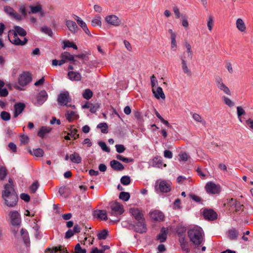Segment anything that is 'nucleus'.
Returning <instances> with one entry per match:
<instances>
[{"instance_id":"obj_16","label":"nucleus","mask_w":253,"mask_h":253,"mask_svg":"<svg viewBox=\"0 0 253 253\" xmlns=\"http://www.w3.org/2000/svg\"><path fill=\"white\" fill-rule=\"evenodd\" d=\"M9 40L10 42L15 45H24L27 42L26 38H24L23 41H21L17 36V35L13 34V36H9Z\"/></svg>"},{"instance_id":"obj_3","label":"nucleus","mask_w":253,"mask_h":253,"mask_svg":"<svg viewBox=\"0 0 253 253\" xmlns=\"http://www.w3.org/2000/svg\"><path fill=\"white\" fill-rule=\"evenodd\" d=\"M155 189L156 191L162 193H168L171 190V182L165 180H159L156 181Z\"/></svg>"},{"instance_id":"obj_31","label":"nucleus","mask_w":253,"mask_h":253,"mask_svg":"<svg viewBox=\"0 0 253 253\" xmlns=\"http://www.w3.org/2000/svg\"><path fill=\"white\" fill-rule=\"evenodd\" d=\"M94 215L101 220H106L107 219V213L104 210H97L95 211Z\"/></svg>"},{"instance_id":"obj_20","label":"nucleus","mask_w":253,"mask_h":253,"mask_svg":"<svg viewBox=\"0 0 253 253\" xmlns=\"http://www.w3.org/2000/svg\"><path fill=\"white\" fill-rule=\"evenodd\" d=\"M25 105L23 103H16L14 105V117L16 118L24 110Z\"/></svg>"},{"instance_id":"obj_34","label":"nucleus","mask_w":253,"mask_h":253,"mask_svg":"<svg viewBox=\"0 0 253 253\" xmlns=\"http://www.w3.org/2000/svg\"><path fill=\"white\" fill-rule=\"evenodd\" d=\"M101 17L99 15H96L91 21V25L93 27H101L102 25Z\"/></svg>"},{"instance_id":"obj_48","label":"nucleus","mask_w":253,"mask_h":253,"mask_svg":"<svg viewBox=\"0 0 253 253\" xmlns=\"http://www.w3.org/2000/svg\"><path fill=\"white\" fill-rule=\"evenodd\" d=\"M162 164V161L159 158L155 157L152 160V166L155 167H159L160 165Z\"/></svg>"},{"instance_id":"obj_22","label":"nucleus","mask_w":253,"mask_h":253,"mask_svg":"<svg viewBox=\"0 0 253 253\" xmlns=\"http://www.w3.org/2000/svg\"><path fill=\"white\" fill-rule=\"evenodd\" d=\"M66 118L69 122H72L74 120H77L79 118V116L77 112L74 111L68 110L65 114Z\"/></svg>"},{"instance_id":"obj_44","label":"nucleus","mask_w":253,"mask_h":253,"mask_svg":"<svg viewBox=\"0 0 253 253\" xmlns=\"http://www.w3.org/2000/svg\"><path fill=\"white\" fill-rule=\"evenodd\" d=\"M238 235V233L237 230L235 229L230 230L228 232V236L230 239L235 240L237 239Z\"/></svg>"},{"instance_id":"obj_41","label":"nucleus","mask_w":253,"mask_h":253,"mask_svg":"<svg viewBox=\"0 0 253 253\" xmlns=\"http://www.w3.org/2000/svg\"><path fill=\"white\" fill-rule=\"evenodd\" d=\"M92 95L93 93L89 89H85L83 93V97L86 100L90 99L92 97Z\"/></svg>"},{"instance_id":"obj_17","label":"nucleus","mask_w":253,"mask_h":253,"mask_svg":"<svg viewBox=\"0 0 253 253\" xmlns=\"http://www.w3.org/2000/svg\"><path fill=\"white\" fill-rule=\"evenodd\" d=\"M203 215L205 218L209 220H213L217 217L216 213L212 210H205Z\"/></svg>"},{"instance_id":"obj_10","label":"nucleus","mask_w":253,"mask_h":253,"mask_svg":"<svg viewBox=\"0 0 253 253\" xmlns=\"http://www.w3.org/2000/svg\"><path fill=\"white\" fill-rule=\"evenodd\" d=\"M215 84L218 89L222 91L224 94L230 96L231 92L229 88L223 83V80L220 77L215 78Z\"/></svg>"},{"instance_id":"obj_13","label":"nucleus","mask_w":253,"mask_h":253,"mask_svg":"<svg viewBox=\"0 0 253 253\" xmlns=\"http://www.w3.org/2000/svg\"><path fill=\"white\" fill-rule=\"evenodd\" d=\"M129 213L137 220L145 219L142 211L138 208L129 209Z\"/></svg>"},{"instance_id":"obj_26","label":"nucleus","mask_w":253,"mask_h":253,"mask_svg":"<svg viewBox=\"0 0 253 253\" xmlns=\"http://www.w3.org/2000/svg\"><path fill=\"white\" fill-rule=\"evenodd\" d=\"M181 66L182 69L185 74L187 75L190 76L191 75V72L190 69L188 68L187 63L186 61V57L182 56L181 58Z\"/></svg>"},{"instance_id":"obj_40","label":"nucleus","mask_w":253,"mask_h":253,"mask_svg":"<svg viewBox=\"0 0 253 253\" xmlns=\"http://www.w3.org/2000/svg\"><path fill=\"white\" fill-rule=\"evenodd\" d=\"M41 31L42 33H43L46 35H47L48 36H49L50 37H51L53 34L52 30L50 28H49L46 26L42 27L41 28Z\"/></svg>"},{"instance_id":"obj_12","label":"nucleus","mask_w":253,"mask_h":253,"mask_svg":"<svg viewBox=\"0 0 253 253\" xmlns=\"http://www.w3.org/2000/svg\"><path fill=\"white\" fill-rule=\"evenodd\" d=\"M4 11L8 14L10 17L14 18L15 19L20 20H21V16L19 15L14 9L10 6H5L3 7Z\"/></svg>"},{"instance_id":"obj_52","label":"nucleus","mask_w":253,"mask_h":253,"mask_svg":"<svg viewBox=\"0 0 253 253\" xmlns=\"http://www.w3.org/2000/svg\"><path fill=\"white\" fill-rule=\"evenodd\" d=\"M99 146L101 148L103 151L106 152H110V149L107 147L106 143L102 141H99L98 143Z\"/></svg>"},{"instance_id":"obj_38","label":"nucleus","mask_w":253,"mask_h":253,"mask_svg":"<svg viewBox=\"0 0 253 253\" xmlns=\"http://www.w3.org/2000/svg\"><path fill=\"white\" fill-rule=\"evenodd\" d=\"M221 99L224 103L229 107H232L235 105L234 102L226 96H222Z\"/></svg>"},{"instance_id":"obj_33","label":"nucleus","mask_w":253,"mask_h":253,"mask_svg":"<svg viewBox=\"0 0 253 253\" xmlns=\"http://www.w3.org/2000/svg\"><path fill=\"white\" fill-rule=\"evenodd\" d=\"M70 159L72 162L76 164H79L82 162V158L78 153L76 152L70 155Z\"/></svg>"},{"instance_id":"obj_21","label":"nucleus","mask_w":253,"mask_h":253,"mask_svg":"<svg viewBox=\"0 0 253 253\" xmlns=\"http://www.w3.org/2000/svg\"><path fill=\"white\" fill-rule=\"evenodd\" d=\"M66 26L68 27L69 30L72 33H76L78 31V26L75 22L67 20L65 22Z\"/></svg>"},{"instance_id":"obj_14","label":"nucleus","mask_w":253,"mask_h":253,"mask_svg":"<svg viewBox=\"0 0 253 253\" xmlns=\"http://www.w3.org/2000/svg\"><path fill=\"white\" fill-rule=\"evenodd\" d=\"M31 81V77L28 73H24L20 76L18 79L19 84L22 86L27 85Z\"/></svg>"},{"instance_id":"obj_24","label":"nucleus","mask_w":253,"mask_h":253,"mask_svg":"<svg viewBox=\"0 0 253 253\" xmlns=\"http://www.w3.org/2000/svg\"><path fill=\"white\" fill-rule=\"evenodd\" d=\"M68 76L71 81H80L82 79L81 75L77 72L70 71L68 73Z\"/></svg>"},{"instance_id":"obj_30","label":"nucleus","mask_w":253,"mask_h":253,"mask_svg":"<svg viewBox=\"0 0 253 253\" xmlns=\"http://www.w3.org/2000/svg\"><path fill=\"white\" fill-rule=\"evenodd\" d=\"M50 130L51 128L49 126H42L40 128L38 135L40 137L43 138L45 135L49 133Z\"/></svg>"},{"instance_id":"obj_46","label":"nucleus","mask_w":253,"mask_h":253,"mask_svg":"<svg viewBox=\"0 0 253 253\" xmlns=\"http://www.w3.org/2000/svg\"><path fill=\"white\" fill-rule=\"evenodd\" d=\"M31 153L36 157H41L43 155V151L41 148H37L34 149Z\"/></svg>"},{"instance_id":"obj_7","label":"nucleus","mask_w":253,"mask_h":253,"mask_svg":"<svg viewBox=\"0 0 253 253\" xmlns=\"http://www.w3.org/2000/svg\"><path fill=\"white\" fill-rule=\"evenodd\" d=\"M104 20L106 24L111 26L119 27L122 24L121 20L114 14L107 15Z\"/></svg>"},{"instance_id":"obj_29","label":"nucleus","mask_w":253,"mask_h":253,"mask_svg":"<svg viewBox=\"0 0 253 253\" xmlns=\"http://www.w3.org/2000/svg\"><path fill=\"white\" fill-rule=\"evenodd\" d=\"M13 34L20 36L24 37L26 35V31L22 28L18 26H15L12 31Z\"/></svg>"},{"instance_id":"obj_4","label":"nucleus","mask_w":253,"mask_h":253,"mask_svg":"<svg viewBox=\"0 0 253 253\" xmlns=\"http://www.w3.org/2000/svg\"><path fill=\"white\" fill-rule=\"evenodd\" d=\"M72 99L68 91H63L60 93L57 97L58 103L61 106H70L75 108V105H68V103L70 102Z\"/></svg>"},{"instance_id":"obj_64","label":"nucleus","mask_w":253,"mask_h":253,"mask_svg":"<svg viewBox=\"0 0 253 253\" xmlns=\"http://www.w3.org/2000/svg\"><path fill=\"white\" fill-rule=\"evenodd\" d=\"M173 10L176 18H179L180 17V13L179 9L177 6H175L173 7Z\"/></svg>"},{"instance_id":"obj_39","label":"nucleus","mask_w":253,"mask_h":253,"mask_svg":"<svg viewBox=\"0 0 253 253\" xmlns=\"http://www.w3.org/2000/svg\"><path fill=\"white\" fill-rule=\"evenodd\" d=\"M97 128L101 129V131L103 133H107L108 132V125L106 123H101L97 126Z\"/></svg>"},{"instance_id":"obj_63","label":"nucleus","mask_w":253,"mask_h":253,"mask_svg":"<svg viewBox=\"0 0 253 253\" xmlns=\"http://www.w3.org/2000/svg\"><path fill=\"white\" fill-rule=\"evenodd\" d=\"M20 198L25 202H29L30 200L29 195L26 193H22L20 195Z\"/></svg>"},{"instance_id":"obj_28","label":"nucleus","mask_w":253,"mask_h":253,"mask_svg":"<svg viewBox=\"0 0 253 253\" xmlns=\"http://www.w3.org/2000/svg\"><path fill=\"white\" fill-rule=\"evenodd\" d=\"M167 238V232L166 228L165 227L162 228L161 230V232L158 235L157 237V239L160 242H164L166 241Z\"/></svg>"},{"instance_id":"obj_45","label":"nucleus","mask_w":253,"mask_h":253,"mask_svg":"<svg viewBox=\"0 0 253 253\" xmlns=\"http://www.w3.org/2000/svg\"><path fill=\"white\" fill-rule=\"evenodd\" d=\"M116 158L118 160H119L122 162H125L126 163H129L130 162H132L133 161V160L132 159L126 158L121 155H117L116 156Z\"/></svg>"},{"instance_id":"obj_35","label":"nucleus","mask_w":253,"mask_h":253,"mask_svg":"<svg viewBox=\"0 0 253 253\" xmlns=\"http://www.w3.org/2000/svg\"><path fill=\"white\" fill-rule=\"evenodd\" d=\"M109 232L106 229H103V230L98 232L97 236L99 240H105L108 236Z\"/></svg>"},{"instance_id":"obj_58","label":"nucleus","mask_w":253,"mask_h":253,"mask_svg":"<svg viewBox=\"0 0 253 253\" xmlns=\"http://www.w3.org/2000/svg\"><path fill=\"white\" fill-rule=\"evenodd\" d=\"M171 48L172 50L175 51L177 50V43L176 38H171Z\"/></svg>"},{"instance_id":"obj_56","label":"nucleus","mask_w":253,"mask_h":253,"mask_svg":"<svg viewBox=\"0 0 253 253\" xmlns=\"http://www.w3.org/2000/svg\"><path fill=\"white\" fill-rule=\"evenodd\" d=\"M151 84L152 87V88H155L157 87L158 85V81L154 75H152L151 77Z\"/></svg>"},{"instance_id":"obj_8","label":"nucleus","mask_w":253,"mask_h":253,"mask_svg":"<svg viewBox=\"0 0 253 253\" xmlns=\"http://www.w3.org/2000/svg\"><path fill=\"white\" fill-rule=\"evenodd\" d=\"M8 220L13 226H19L21 224L20 214L17 211H10L8 214Z\"/></svg>"},{"instance_id":"obj_59","label":"nucleus","mask_w":253,"mask_h":253,"mask_svg":"<svg viewBox=\"0 0 253 253\" xmlns=\"http://www.w3.org/2000/svg\"><path fill=\"white\" fill-rule=\"evenodd\" d=\"M39 187L38 182H34L30 186V191L32 193H35Z\"/></svg>"},{"instance_id":"obj_61","label":"nucleus","mask_w":253,"mask_h":253,"mask_svg":"<svg viewBox=\"0 0 253 253\" xmlns=\"http://www.w3.org/2000/svg\"><path fill=\"white\" fill-rule=\"evenodd\" d=\"M6 175V170L3 167L0 168V179H3Z\"/></svg>"},{"instance_id":"obj_49","label":"nucleus","mask_w":253,"mask_h":253,"mask_svg":"<svg viewBox=\"0 0 253 253\" xmlns=\"http://www.w3.org/2000/svg\"><path fill=\"white\" fill-rule=\"evenodd\" d=\"M31 9V12L32 13H37L38 12H40L42 11V6L40 5H37L36 6H30Z\"/></svg>"},{"instance_id":"obj_6","label":"nucleus","mask_w":253,"mask_h":253,"mask_svg":"<svg viewBox=\"0 0 253 253\" xmlns=\"http://www.w3.org/2000/svg\"><path fill=\"white\" fill-rule=\"evenodd\" d=\"M111 211L110 214L112 216H117L122 214L124 212L123 206L117 202H114L110 205Z\"/></svg>"},{"instance_id":"obj_37","label":"nucleus","mask_w":253,"mask_h":253,"mask_svg":"<svg viewBox=\"0 0 253 253\" xmlns=\"http://www.w3.org/2000/svg\"><path fill=\"white\" fill-rule=\"evenodd\" d=\"M63 49H65L67 47H72L76 50L78 49L77 46L75 43L70 42L68 40L63 41Z\"/></svg>"},{"instance_id":"obj_47","label":"nucleus","mask_w":253,"mask_h":253,"mask_svg":"<svg viewBox=\"0 0 253 253\" xmlns=\"http://www.w3.org/2000/svg\"><path fill=\"white\" fill-rule=\"evenodd\" d=\"M130 178L128 176H123L121 178V182L125 185H127L130 183Z\"/></svg>"},{"instance_id":"obj_5","label":"nucleus","mask_w":253,"mask_h":253,"mask_svg":"<svg viewBox=\"0 0 253 253\" xmlns=\"http://www.w3.org/2000/svg\"><path fill=\"white\" fill-rule=\"evenodd\" d=\"M129 229L140 234L146 232L147 226L145 220H137L136 223L134 224L131 223L129 224Z\"/></svg>"},{"instance_id":"obj_32","label":"nucleus","mask_w":253,"mask_h":253,"mask_svg":"<svg viewBox=\"0 0 253 253\" xmlns=\"http://www.w3.org/2000/svg\"><path fill=\"white\" fill-rule=\"evenodd\" d=\"M207 27L210 32H211L214 26V18L211 15H209L207 19Z\"/></svg>"},{"instance_id":"obj_42","label":"nucleus","mask_w":253,"mask_h":253,"mask_svg":"<svg viewBox=\"0 0 253 253\" xmlns=\"http://www.w3.org/2000/svg\"><path fill=\"white\" fill-rule=\"evenodd\" d=\"M119 198L125 202H126L130 198V194L128 192H121L120 193Z\"/></svg>"},{"instance_id":"obj_25","label":"nucleus","mask_w":253,"mask_h":253,"mask_svg":"<svg viewBox=\"0 0 253 253\" xmlns=\"http://www.w3.org/2000/svg\"><path fill=\"white\" fill-rule=\"evenodd\" d=\"M110 166L113 169L117 171H121L124 169V167L121 163L114 160L110 162Z\"/></svg>"},{"instance_id":"obj_50","label":"nucleus","mask_w":253,"mask_h":253,"mask_svg":"<svg viewBox=\"0 0 253 253\" xmlns=\"http://www.w3.org/2000/svg\"><path fill=\"white\" fill-rule=\"evenodd\" d=\"M237 115L238 118L240 121L242 122V119H241V116L243 115H244L245 114V111L243 109V108L241 106H238L237 107Z\"/></svg>"},{"instance_id":"obj_15","label":"nucleus","mask_w":253,"mask_h":253,"mask_svg":"<svg viewBox=\"0 0 253 253\" xmlns=\"http://www.w3.org/2000/svg\"><path fill=\"white\" fill-rule=\"evenodd\" d=\"M150 216L153 220L158 221H163L165 217L163 213L159 210H154L151 211Z\"/></svg>"},{"instance_id":"obj_19","label":"nucleus","mask_w":253,"mask_h":253,"mask_svg":"<svg viewBox=\"0 0 253 253\" xmlns=\"http://www.w3.org/2000/svg\"><path fill=\"white\" fill-rule=\"evenodd\" d=\"M152 92L154 96L158 99L160 98L165 99V95L163 91L162 88L161 87H156L152 88Z\"/></svg>"},{"instance_id":"obj_55","label":"nucleus","mask_w":253,"mask_h":253,"mask_svg":"<svg viewBox=\"0 0 253 253\" xmlns=\"http://www.w3.org/2000/svg\"><path fill=\"white\" fill-rule=\"evenodd\" d=\"M0 116L1 119L4 121H8L10 119V114L5 111H3L1 113Z\"/></svg>"},{"instance_id":"obj_18","label":"nucleus","mask_w":253,"mask_h":253,"mask_svg":"<svg viewBox=\"0 0 253 253\" xmlns=\"http://www.w3.org/2000/svg\"><path fill=\"white\" fill-rule=\"evenodd\" d=\"M237 29L241 33L246 32L247 27L244 20L242 18H238L236 21Z\"/></svg>"},{"instance_id":"obj_54","label":"nucleus","mask_w":253,"mask_h":253,"mask_svg":"<svg viewBox=\"0 0 253 253\" xmlns=\"http://www.w3.org/2000/svg\"><path fill=\"white\" fill-rule=\"evenodd\" d=\"M192 117H193V119L197 122H200V123H205V121L203 120L202 117L198 114H196V113L193 114Z\"/></svg>"},{"instance_id":"obj_51","label":"nucleus","mask_w":253,"mask_h":253,"mask_svg":"<svg viewBox=\"0 0 253 253\" xmlns=\"http://www.w3.org/2000/svg\"><path fill=\"white\" fill-rule=\"evenodd\" d=\"M179 160L180 161L186 162L188 161V160L190 158V156L185 152H183L179 155Z\"/></svg>"},{"instance_id":"obj_11","label":"nucleus","mask_w":253,"mask_h":253,"mask_svg":"<svg viewBox=\"0 0 253 253\" xmlns=\"http://www.w3.org/2000/svg\"><path fill=\"white\" fill-rule=\"evenodd\" d=\"M47 94L45 90L41 91L36 97V100L34 101L35 105L40 106L42 105L47 99Z\"/></svg>"},{"instance_id":"obj_9","label":"nucleus","mask_w":253,"mask_h":253,"mask_svg":"<svg viewBox=\"0 0 253 253\" xmlns=\"http://www.w3.org/2000/svg\"><path fill=\"white\" fill-rule=\"evenodd\" d=\"M206 192L209 194H219L220 192V186L219 184L210 181L205 186Z\"/></svg>"},{"instance_id":"obj_62","label":"nucleus","mask_w":253,"mask_h":253,"mask_svg":"<svg viewBox=\"0 0 253 253\" xmlns=\"http://www.w3.org/2000/svg\"><path fill=\"white\" fill-rule=\"evenodd\" d=\"M99 108V105L98 104H90V111L92 113H95L97 110H98V109Z\"/></svg>"},{"instance_id":"obj_23","label":"nucleus","mask_w":253,"mask_h":253,"mask_svg":"<svg viewBox=\"0 0 253 253\" xmlns=\"http://www.w3.org/2000/svg\"><path fill=\"white\" fill-rule=\"evenodd\" d=\"M58 252H60L59 253H68L67 251L63 247H55L52 250L50 248H47L45 251V253H57Z\"/></svg>"},{"instance_id":"obj_57","label":"nucleus","mask_w":253,"mask_h":253,"mask_svg":"<svg viewBox=\"0 0 253 253\" xmlns=\"http://www.w3.org/2000/svg\"><path fill=\"white\" fill-rule=\"evenodd\" d=\"M77 130L76 128L72 129L70 130V132L68 133L71 137L76 139L79 137V135L77 134Z\"/></svg>"},{"instance_id":"obj_2","label":"nucleus","mask_w":253,"mask_h":253,"mask_svg":"<svg viewBox=\"0 0 253 253\" xmlns=\"http://www.w3.org/2000/svg\"><path fill=\"white\" fill-rule=\"evenodd\" d=\"M188 236L194 244L198 246L203 242L204 232L200 227L194 225L189 228Z\"/></svg>"},{"instance_id":"obj_43","label":"nucleus","mask_w":253,"mask_h":253,"mask_svg":"<svg viewBox=\"0 0 253 253\" xmlns=\"http://www.w3.org/2000/svg\"><path fill=\"white\" fill-rule=\"evenodd\" d=\"M21 235L23 236V239L24 240V242L25 244H28L29 243V235L26 229H24L22 228L21 230Z\"/></svg>"},{"instance_id":"obj_27","label":"nucleus","mask_w":253,"mask_h":253,"mask_svg":"<svg viewBox=\"0 0 253 253\" xmlns=\"http://www.w3.org/2000/svg\"><path fill=\"white\" fill-rule=\"evenodd\" d=\"M184 44L186 49V52L185 55H184L183 56H185L186 59L187 58L189 60H191L193 55V53L191 49V46L188 42H185Z\"/></svg>"},{"instance_id":"obj_36","label":"nucleus","mask_w":253,"mask_h":253,"mask_svg":"<svg viewBox=\"0 0 253 253\" xmlns=\"http://www.w3.org/2000/svg\"><path fill=\"white\" fill-rule=\"evenodd\" d=\"M61 57V58L64 59L65 61H73L74 60V56L68 52H64L62 53Z\"/></svg>"},{"instance_id":"obj_1","label":"nucleus","mask_w":253,"mask_h":253,"mask_svg":"<svg viewBox=\"0 0 253 253\" xmlns=\"http://www.w3.org/2000/svg\"><path fill=\"white\" fill-rule=\"evenodd\" d=\"M2 198L7 207L13 208L17 205L18 197L13 188L11 179H9V183L4 186V190L2 192Z\"/></svg>"},{"instance_id":"obj_53","label":"nucleus","mask_w":253,"mask_h":253,"mask_svg":"<svg viewBox=\"0 0 253 253\" xmlns=\"http://www.w3.org/2000/svg\"><path fill=\"white\" fill-rule=\"evenodd\" d=\"M75 253H86V250L82 249L80 244H77L75 247Z\"/></svg>"},{"instance_id":"obj_60","label":"nucleus","mask_w":253,"mask_h":253,"mask_svg":"<svg viewBox=\"0 0 253 253\" xmlns=\"http://www.w3.org/2000/svg\"><path fill=\"white\" fill-rule=\"evenodd\" d=\"M116 151L119 153H122L125 150V146L122 144H117L115 145Z\"/></svg>"}]
</instances>
